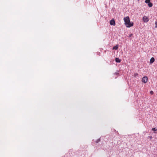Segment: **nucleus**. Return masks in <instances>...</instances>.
I'll return each instance as SVG.
<instances>
[{
    "instance_id": "nucleus-1",
    "label": "nucleus",
    "mask_w": 157,
    "mask_h": 157,
    "mask_svg": "<svg viewBox=\"0 0 157 157\" xmlns=\"http://www.w3.org/2000/svg\"><path fill=\"white\" fill-rule=\"evenodd\" d=\"M124 24L127 27L130 28L133 26V23L132 22L130 21L128 16L124 17Z\"/></svg>"
},
{
    "instance_id": "nucleus-5",
    "label": "nucleus",
    "mask_w": 157,
    "mask_h": 157,
    "mask_svg": "<svg viewBox=\"0 0 157 157\" xmlns=\"http://www.w3.org/2000/svg\"><path fill=\"white\" fill-rule=\"evenodd\" d=\"M155 59L154 57H152L150 60V63L151 64L152 63L155 61Z\"/></svg>"
},
{
    "instance_id": "nucleus-14",
    "label": "nucleus",
    "mask_w": 157,
    "mask_h": 157,
    "mask_svg": "<svg viewBox=\"0 0 157 157\" xmlns=\"http://www.w3.org/2000/svg\"><path fill=\"white\" fill-rule=\"evenodd\" d=\"M150 93L151 94H153V92L152 90H151V91H150Z\"/></svg>"
},
{
    "instance_id": "nucleus-7",
    "label": "nucleus",
    "mask_w": 157,
    "mask_h": 157,
    "mask_svg": "<svg viewBox=\"0 0 157 157\" xmlns=\"http://www.w3.org/2000/svg\"><path fill=\"white\" fill-rule=\"evenodd\" d=\"M118 48V45H116V46H114L113 47V49H114V50H116Z\"/></svg>"
},
{
    "instance_id": "nucleus-9",
    "label": "nucleus",
    "mask_w": 157,
    "mask_h": 157,
    "mask_svg": "<svg viewBox=\"0 0 157 157\" xmlns=\"http://www.w3.org/2000/svg\"><path fill=\"white\" fill-rule=\"evenodd\" d=\"M151 130L152 131L154 132V133H155V132L156 131H157V129L156 128H152Z\"/></svg>"
},
{
    "instance_id": "nucleus-11",
    "label": "nucleus",
    "mask_w": 157,
    "mask_h": 157,
    "mask_svg": "<svg viewBox=\"0 0 157 157\" xmlns=\"http://www.w3.org/2000/svg\"><path fill=\"white\" fill-rule=\"evenodd\" d=\"M100 138L98 139H97V140L96 141V143H98L99 142H100Z\"/></svg>"
},
{
    "instance_id": "nucleus-3",
    "label": "nucleus",
    "mask_w": 157,
    "mask_h": 157,
    "mask_svg": "<svg viewBox=\"0 0 157 157\" xmlns=\"http://www.w3.org/2000/svg\"><path fill=\"white\" fill-rule=\"evenodd\" d=\"M143 20L145 22H147L149 21V19L146 16H144L143 17Z\"/></svg>"
},
{
    "instance_id": "nucleus-12",
    "label": "nucleus",
    "mask_w": 157,
    "mask_h": 157,
    "mask_svg": "<svg viewBox=\"0 0 157 157\" xmlns=\"http://www.w3.org/2000/svg\"><path fill=\"white\" fill-rule=\"evenodd\" d=\"M155 28H157V21H155Z\"/></svg>"
},
{
    "instance_id": "nucleus-16",
    "label": "nucleus",
    "mask_w": 157,
    "mask_h": 157,
    "mask_svg": "<svg viewBox=\"0 0 157 157\" xmlns=\"http://www.w3.org/2000/svg\"><path fill=\"white\" fill-rule=\"evenodd\" d=\"M114 74L116 75H118V74H119V73H114Z\"/></svg>"
},
{
    "instance_id": "nucleus-10",
    "label": "nucleus",
    "mask_w": 157,
    "mask_h": 157,
    "mask_svg": "<svg viewBox=\"0 0 157 157\" xmlns=\"http://www.w3.org/2000/svg\"><path fill=\"white\" fill-rule=\"evenodd\" d=\"M150 2V0H146L145 1V2L146 3H148Z\"/></svg>"
},
{
    "instance_id": "nucleus-13",
    "label": "nucleus",
    "mask_w": 157,
    "mask_h": 157,
    "mask_svg": "<svg viewBox=\"0 0 157 157\" xmlns=\"http://www.w3.org/2000/svg\"><path fill=\"white\" fill-rule=\"evenodd\" d=\"M138 75V74L137 73H135L134 75V76L135 77H136Z\"/></svg>"
},
{
    "instance_id": "nucleus-6",
    "label": "nucleus",
    "mask_w": 157,
    "mask_h": 157,
    "mask_svg": "<svg viewBox=\"0 0 157 157\" xmlns=\"http://www.w3.org/2000/svg\"><path fill=\"white\" fill-rule=\"evenodd\" d=\"M115 60L117 63H120L121 61V59H119L118 58H116L115 59Z\"/></svg>"
},
{
    "instance_id": "nucleus-17",
    "label": "nucleus",
    "mask_w": 157,
    "mask_h": 157,
    "mask_svg": "<svg viewBox=\"0 0 157 157\" xmlns=\"http://www.w3.org/2000/svg\"><path fill=\"white\" fill-rule=\"evenodd\" d=\"M149 137L150 138V139H151L152 138V136H149Z\"/></svg>"
},
{
    "instance_id": "nucleus-15",
    "label": "nucleus",
    "mask_w": 157,
    "mask_h": 157,
    "mask_svg": "<svg viewBox=\"0 0 157 157\" xmlns=\"http://www.w3.org/2000/svg\"><path fill=\"white\" fill-rule=\"evenodd\" d=\"M132 35V34H130L129 35V37H131Z\"/></svg>"
},
{
    "instance_id": "nucleus-4",
    "label": "nucleus",
    "mask_w": 157,
    "mask_h": 157,
    "mask_svg": "<svg viewBox=\"0 0 157 157\" xmlns=\"http://www.w3.org/2000/svg\"><path fill=\"white\" fill-rule=\"evenodd\" d=\"M110 24L113 26L115 25V22L114 19H112L110 21Z\"/></svg>"
},
{
    "instance_id": "nucleus-8",
    "label": "nucleus",
    "mask_w": 157,
    "mask_h": 157,
    "mask_svg": "<svg viewBox=\"0 0 157 157\" xmlns=\"http://www.w3.org/2000/svg\"><path fill=\"white\" fill-rule=\"evenodd\" d=\"M148 5L150 7H151L152 6L153 4L152 3L150 2L148 3Z\"/></svg>"
},
{
    "instance_id": "nucleus-2",
    "label": "nucleus",
    "mask_w": 157,
    "mask_h": 157,
    "mask_svg": "<svg viewBox=\"0 0 157 157\" xmlns=\"http://www.w3.org/2000/svg\"><path fill=\"white\" fill-rule=\"evenodd\" d=\"M148 80V78L147 77L144 76L142 78V81L144 83H146L147 82Z\"/></svg>"
}]
</instances>
